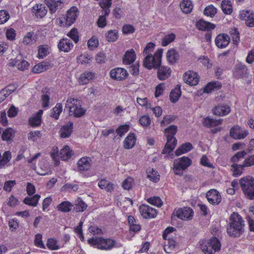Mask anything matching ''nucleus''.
Instances as JSON below:
<instances>
[{
  "label": "nucleus",
  "instance_id": "nucleus-22",
  "mask_svg": "<svg viewBox=\"0 0 254 254\" xmlns=\"http://www.w3.org/2000/svg\"><path fill=\"white\" fill-rule=\"evenodd\" d=\"M222 119H213L208 116L203 119L202 123L204 127L210 128L221 125L222 123Z\"/></svg>",
  "mask_w": 254,
  "mask_h": 254
},
{
  "label": "nucleus",
  "instance_id": "nucleus-52",
  "mask_svg": "<svg viewBox=\"0 0 254 254\" xmlns=\"http://www.w3.org/2000/svg\"><path fill=\"white\" fill-rule=\"evenodd\" d=\"M221 86L219 82H211L208 83L204 88V91L206 93H209L211 92L214 88L218 87H220Z\"/></svg>",
  "mask_w": 254,
  "mask_h": 254
},
{
  "label": "nucleus",
  "instance_id": "nucleus-28",
  "mask_svg": "<svg viewBox=\"0 0 254 254\" xmlns=\"http://www.w3.org/2000/svg\"><path fill=\"white\" fill-rule=\"evenodd\" d=\"M33 12L35 13L37 17L42 18L47 13V10L46 9L44 4H36L33 7Z\"/></svg>",
  "mask_w": 254,
  "mask_h": 254
},
{
  "label": "nucleus",
  "instance_id": "nucleus-29",
  "mask_svg": "<svg viewBox=\"0 0 254 254\" xmlns=\"http://www.w3.org/2000/svg\"><path fill=\"white\" fill-rule=\"evenodd\" d=\"M135 52L133 49L127 50L123 57V63L125 64H131L135 61Z\"/></svg>",
  "mask_w": 254,
  "mask_h": 254
},
{
  "label": "nucleus",
  "instance_id": "nucleus-54",
  "mask_svg": "<svg viewBox=\"0 0 254 254\" xmlns=\"http://www.w3.org/2000/svg\"><path fill=\"white\" fill-rule=\"evenodd\" d=\"M176 38V35L174 33H171L168 35H166L163 39L162 41V45L163 47L167 46L171 42L173 41Z\"/></svg>",
  "mask_w": 254,
  "mask_h": 254
},
{
  "label": "nucleus",
  "instance_id": "nucleus-64",
  "mask_svg": "<svg viewBox=\"0 0 254 254\" xmlns=\"http://www.w3.org/2000/svg\"><path fill=\"white\" fill-rule=\"evenodd\" d=\"M246 24L250 27H254V12H252L247 16L245 19Z\"/></svg>",
  "mask_w": 254,
  "mask_h": 254
},
{
  "label": "nucleus",
  "instance_id": "nucleus-59",
  "mask_svg": "<svg viewBox=\"0 0 254 254\" xmlns=\"http://www.w3.org/2000/svg\"><path fill=\"white\" fill-rule=\"evenodd\" d=\"M147 201L155 206H157L158 207L161 206L162 205L163 202L161 200V199L159 197H151L147 199Z\"/></svg>",
  "mask_w": 254,
  "mask_h": 254
},
{
  "label": "nucleus",
  "instance_id": "nucleus-12",
  "mask_svg": "<svg viewBox=\"0 0 254 254\" xmlns=\"http://www.w3.org/2000/svg\"><path fill=\"white\" fill-rule=\"evenodd\" d=\"M248 134V131L243 130L242 127L238 126L233 127L230 130V135L235 139H241L245 138Z\"/></svg>",
  "mask_w": 254,
  "mask_h": 254
},
{
  "label": "nucleus",
  "instance_id": "nucleus-8",
  "mask_svg": "<svg viewBox=\"0 0 254 254\" xmlns=\"http://www.w3.org/2000/svg\"><path fill=\"white\" fill-rule=\"evenodd\" d=\"M71 152L68 146H65L61 150L60 152L58 150V148H54L51 153V156L53 159L55 161V164L58 165L60 163L59 158H61L62 160H67L71 156Z\"/></svg>",
  "mask_w": 254,
  "mask_h": 254
},
{
  "label": "nucleus",
  "instance_id": "nucleus-23",
  "mask_svg": "<svg viewBox=\"0 0 254 254\" xmlns=\"http://www.w3.org/2000/svg\"><path fill=\"white\" fill-rule=\"evenodd\" d=\"M196 27L199 30L208 31L214 29L215 25L211 23L200 19L196 22Z\"/></svg>",
  "mask_w": 254,
  "mask_h": 254
},
{
  "label": "nucleus",
  "instance_id": "nucleus-27",
  "mask_svg": "<svg viewBox=\"0 0 254 254\" xmlns=\"http://www.w3.org/2000/svg\"><path fill=\"white\" fill-rule=\"evenodd\" d=\"M73 123L69 122L62 127L60 129V136L62 138L68 137L72 131Z\"/></svg>",
  "mask_w": 254,
  "mask_h": 254
},
{
  "label": "nucleus",
  "instance_id": "nucleus-1",
  "mask_svg": "<svg viewBox=\"0 0 254 254\" xmlns=\"http://www.w3.org/2000/svg\"><path fill=\"white\" fill-rule=\"evenodd\" d=\"M245 221L237 212H233L229 219L227 232L231 237H239L245 231Z\"/></svg>",
  "mask_w": 254,
  "mask_h": 254
},
{
  "label": "nucleus",
  "instance_id": "nucleus-60",
  "mask_svg": "<svg viewBox=\"0 0 254 254\" xmlns=\"http://www.w3.org/2000/svg\"><path fill=\"white\" fill-rule=\"evenodd\" d=\"M42 136V133L40 131L36 130L34 131H30L28 134V139L29 140L35 141L37 140L38 138Z\"/></svg>",
  "mask_w": 254,
  "mask_h": 254
},
{
  "label": "nucleus",
  "instance_id": "nucleus-13",
  "mask_svg": "<svg viewBox=\"0 0 254 254\" xmlns=\"http://www.w3.org/2000/svg\"><path fill=\"white\" fill-rule=\"evenodd\" d=\"M110 74L112 78L118 81H122L127 77L128 72L123 68L117 67L112 69Z\"/></svg>",
  "mask_w": 254,
  "mask_h": 254
},
{
  "label": "nucleus",
  "instance_id": "nucleus-53",
  "mask_svg": "<svg viewBox=\"0 0 254 254\" xmlns=\"http://www.w3.org/2000/svg\"><path fill=\"white\" fill-rule=\"evenodd\" d=\"M47 246L50 250H56L59 249L58 245V242L54 238H50L48 239Z\"/></svg>",
  "mask_w": 254,
  "mask_h": 254
},
{
  "label": "nucleus",
  "instance_id": "nucleus-14",
  "mask_svg": "<svg viewBox=\"0 0 254 254\" xmlns=\"http://www.w3.org/2000/svg\"><path fill=\"white\" fill-rule=\"evenodd\" d=\"M64 1L65 0H45V3L49 7L50 12L54 13L63 7Z\"/></svg>",
  "mask_w": 254,
  "mask_h": 254
},
{
  "label": "nucleus",
  "instance_id": "nucleus-30",
  "mask_svg": "<svg viewBox=\"0 0 254 254\" xmlns=\"http://www.w3.org/2000/svg\"><path fill=\"white\" fill-rule=\"evenodd\" d=\"M136 138L135 134L130 133L124 141V146L126 149H130L134 147L135 144Z\"/></svg>",
  "mask_w": 254,
  "mask_h": 254
},
{
  "label": "nucleus",
  "instance_id": "nucleus-26",
  "mask_svg": "<svg viewBox=\"0 0 254 254\" xmlns=\"http://www.w3.org/2000/svg\"><path fill=\"white\" fill-rule=\"evenodd\" d=\"M73 45L69 39L63 38L61 40L58 44V47L60 51L68 52L72 47Z\"/></svg>",
  "mask_w": 254,
  "mask_h": 254
},
{
  "label": "nucleus",
  "instance_id": "nucleus-49",
  "mask_svg": "<svg viewBox=\"0 0 254 254\" xmlns=\"http://www.w3.org/2000/svg\"><path fill=\"white\" fill-rule=\"evenodd\" d=\"M49 67V66L47 64L45 63H41L39 64L35 65L32 71L34 73H38L42 72L47 70Z\"/></svg>",
  "mask_w": 254,
  "mask_h": 254
},
{
  "label": "nucleus",
  "instance_id": "nucleus-4",
  "mask_svg": "<svg viewBox=\"0 0 254 254\" xmlns=\"http://www.w3.org/2000/svg\"><path fill=\"white\" fill-rule=\"evenodd\" d=\"M239 183L246 197L251 200L254 199V178L245 177L240 180Z\"/></svg>",
  "mask_w": 254,
  "mask_h": 254
},
{
  "label": "nucleus",
  "instance_id": "nucleus-2",
  "mask_svg": "<svg viewBox=\"0 0 254 254\" xmlns=\"http://www.w3.org/2000/svg\"><path fill=\"white\" fill-rule=\"evenodd\" d=\"M65 108L69 109L70 116L73 115L76 118L83 116L86 112V110L81 106L80 101L75 98H68L66 102Z\"/></svg>",
  "mask_w": 254,
  "mask_h": 254
},
{
  "label": "nucleus",
  "instance_id": "nucleus-33",
  "mask_svg": "<svg viewBox=\"0 0 254 254\" xmlns=\"http://www.w3.org/2000/svg\"><path fill=\"white\" fill-rule=\"evenodd\" d=\"M180 88L181 85L178 84L175 89L171 91L170 94V99L172 103H176L179 100L181 95Z\"/></svg>",
  "mask_w": 254,
  "mask_h": 254
},
{
  "label": "nucleus",
  "instance_id": "nucleus-62",
  "mask_svg": "<svg viewBox=\"0 0 254 254\" xmlns=\"http://www.w3.org/2000/svg\"><path fill=\"white\" fill-rule=\"evenodd\" d=\"M128 129L129 126L128 125H121L116 129V132L120 137H122L126 132L128 131Z\"/></svg>",
  "mask_w": 254,
  "mask_h": 254
},
{
  "label": "nucleus",
  "instance_id": "nucleus-21",
  "mask_svg": "<svg viewBox=\"0 0 254 254\" xmlns=\"http://www.w3.org/2000/svg\"><path fill=\"white\" fill-rule=\"evenodd\" d=\"M157 68V76L160 80H165L171 75V69L169 67L160 65Z\"/></svg>",
  "mask_w": 254,
  "mask_h": 254
},
{
  "label": "nucleus",
  "instance_id": "nucleus-57",
  "mask_svg": "<svg viewBox=\"0 0 254 254\" xmlns=\"http://www.w3.org/2000/svg\"><path fill=\"white\" fill-rule=\"evenodd\" d=\"M254 165V155L247 157L242 163V166L249 167Z\"/></svg>",
  "mask_w": 254,
  "mask_h": 254
},
{
  "label": "nucleus",
  "instance_id": "nucleus-58",
  "mask_svg": "<svg viewBox=\"0 0 254 254\" xmlns=\"http://www.w3.org/2000/svg\"><path fill=\"white\" fill-rule=\"evenodd\" d=\"M133 179L131 177H128L122 183V187L125 190H129L132 187Z\"/></svg>",
  "mask_w": 254,
  "mask_h": 254
},
{
  "label": "nucleus",
  "instance_id": "nucleus-16",
  "mask_svg": "<svg viewBox=\"0 0 254 254\" xmlns=\"http://www.w3.org/2000/svg\"><path fill=\"white\" fill-rule=\"evenodd\" d=\"M139 211L143 217L151 218L157 215L156 210L148 205L142 204L139 207Z\"/></svg>",
  "mask_w": 254,
  "mask_h": 254
},
{
  "label": "nucleus",
  "instance_id": "nucleus-50",
  "mask_svg": "<svg viewBox=\"0 0 254 254\" xmlns=\"http://www.w3.org/2000/svg\"><path fill=\"white\" fill-rule=\"evenodd\" d=\"M78 189V186L77 184H73L71 183H66L61 188L62 191L64 192H71L76 191Z\"/></svg>",
  "mask_w": 254,
  "mask_h": 254
},
{
  "label": "nucleus",
  "instance_id": "nucleus-61",
  "mask_svg": "<svg viewBox=\"0 0 254 254\" xmlns=\"http://www.w3.org/2000/svg\"><path fill=\"white\" fill-rule=\"evenodd\" d=\"M230 33L233 43L235 45H238L240 41V36L238 31L236 28H234L232 29Z\"/></svg>",
  "mask_w": 254,
  "mask_h": 254
},
{
  "label": "nucleus",
  "instance_id": "nucleus-19",
  "mask_svg": "<svg viewBox=\"0 0 254 254\" xmlns=\"http://www.w3.org/2000/svg\"><path fill=\"white\" fill-rule=\"evenodd\" d=\"M17 88V86L11 84L0 91V103L3 101L10 94L13 93Z\"/></svg>",
  "mask_w": 254,
  "mask_h": 254
},
{
  "label": "nucleus",
  "instance_id": "nucleus-45",
  "mask_svg": "<svg viewBox=\"0 0 254 254\" xmlns=\"http://www.w3.org/2000/svg\"><path fill=\"white\" fill-rule=\"evenodd\" d=\"M247 152L243 150L237 152L234 156L231 158V161L234 163L238 164V162L241 161L243 159L245 158L247 155Z\"/></svg>",
  "mask_w": 254,
  "mask_h": 254
},
{
  "label": "nucleus",
  "instance_id": "nucleus-25",
  "mask_svg": "<svg viewBox=\"0 0 254 254\" xmlns=\"http://www.w3.org/2000/svg\"><path fill=\"white\" fill-rule=\"evenodd\" d=\"M91 159L89 157H84L80 159L77 165L80 170L86 171L90 169L91 167Z\"/></svg>",
  "mask_w": 254,
  "mask_h": 254
},
{
  "label": "nucleus",
  "instance_id": "nucleus-38",
  "mask_svg": "<svg viewBox=\"0 0 254 254\" xmlns=\"http://www.w3.org/2000/svg\"><path fill=\"white\" fill-rule=\"evenodd\" d=\"M40 198L39 194H35L33 197H26L23 200V202L27 204L32 206H36Z\"/></svg>",
  "mask_w": 254,
  "mask_h": 254
},
{
  "label": "nucleus",
  "instance_id": "nucleus-7",
  "mask_svg": "<svg viewBox=\"0 0 254 254\" xmlns=\"http://www.w3.org/2000/svg\"><path fill=\"white\" fill-rule=\"evenodd\" d=\"M191 160L186 156L175 159L174 162L173 170L176 175L182 176L183 171L187 169L191 164Z\"/></svg>",
  "mask_w": 254,
  "mask_h": 254
},
{
  "label": "nucleus",
  "instance_id": "nucleus-39",
  "mask_svg": "<svg viewBox=\"0 0 254 254\" xmlns=\"http://www.w3.org/2000/svg\"><path fill=\"white\" fill-rule=\"evenodd\" d=\"M87 207V205L80 198H78L75 201L74 210L76 212H82Z\"/></svg>",
  "mask_w": 254,
  "mask_h": 254
},
{
  "label": "nucleus",
  "instance_id": "nucleus-40",
  "mask_svg": "<svg viewBox=\"0 0 254 254\" xmlns=\"http://www.w3.org/2000/svg\"><path fill=\"white\" fill-rule=\"evenodd\" d=\"M177 139H174L173 142H168L166 143L164 149L162 150V154H169L171 153L173 149L175 148L177 145Z\"/></svg>",
  "mask_w": 254,
  "mask_h": 254
},
{
  "label": "nucleus",
  "instance_id": "nucleus-41",
  "mask_svg": "<svg viewBox=\"0 0 254 254\" xmlns=\"http://www.w3.org/2000/svg\"><path fill=\"white\" fill-rule=\"evenodd\" d=\"M63 111V106L61 103H57L55 107L51 111V117L57 120L59 118L60 114Z\"/></svg>",
  "mask_w": 254,
  "mask_h": 254
},
{
  "label": "nucleus",
  "instance_id": "nucleus-44",
  "mask_svg": "<svg viewBox=\"0 0 254 254\" xmlns=\"http://www.w3.org/2000/svg\"><path fill=\"white\" fill-rule=\"evenodd\" d=\"M10 64H11L12 66H16L21 70H24L27 69L29 65L28 62L24 60H16L14 63H11Z\"/></svg>",
  "mask_w": 254,
  "mask_h": 254
},
{
  "label": "nucleus",
  "instance_id": "nucleus-6",
  "mask_svg": "<svg viewBox=\"0 0 254 254\" xmlns=\"http://www.w3.org/2000/svg\"><path fill=\"white\" fill-rule=\"evenodd\" d=\"M88 243L92 246H96L99 249L109 250L116 244V241L111 239H104L102 237L92 238L88 240Z\"/></svg>",
  "mask_w": 254,
  "mask_h": 254
},
{
  "label": "nucleus",
  "instance_id": "nucleus-20",
  "mask_svg": "<svg viewBox=\"0 0 254 254\" xmlns=\"http://www.w3.org/2000/svg\"><path fill=\"white\" fill-rule=\"evenodd\" d=\"M231 111L230 107L227 105H220L215 106L212 110L213 114L217 116H224Z\"/></svg>",
  "mask_w": 254,
  "mask_h": 254
},
{
  "label": "nucleus",
  "instance_id": "nucleus-56",
  "mask_svg": "<svg viewBox=\"0 0 254 254\" xmlns=\"http://www.w3.org/2000/svg\"><path fill=\"white\" fill-rule=\"evenodd\" d=\"M98 45L99 41L98 38L95 36L92 37L87 42L88 47L91 50L97 48Z\"/></svg>",
  "mask_w": 254,
  "mask_h": 254
},
{
  "label": "nucleus",
  "instance_id": "nucleus-10",
  "mask_svg": "<svg viewBox=\"0 0 254 254\" xmlns=\"http://www.w3.org/2000/svg\"><path fill=\"white\" fill-rule=\"evenodd\" d=\"M193 210L190 207H185L175 210L173 215L182 220H189L192 218Z\"/></svg>",
  "mask_w": 254,
  "mask_h": 254
},
{
  "label": "nucleus",
  "instance_id": "nucleus-9",
  "mask_svg": "<svg viewBox=\"0 0 254 254\" xmlns=\"http://www.w3.org/2000/svg\"><path fill=\"white\" fill-rule=\"evenodd\" d=\"M78 9L75 6L71 7L66 14L60 18V23L63 26L71 25L76 20L78 15Z\"/></svg>",
  "mask_w": 254,
  "mask_h": 254
},
{
  "label": "nucleus",
  "instance_id": "nucleus-17",
  "mask_svg": "<svg viewBox=\"0 0 254 254\" xmlns=\"http://www.w3.org/2000/svg\"><path fill=\"white\" fill-rule=\"evenodd\" d=\"M230 38L226 34H220L217 35L215 40L216 45L219 48H226L230 43Z\"/></svg>",
  "mask_w": 254,
  "mask_h": 254
},
{
  "label": "nucleus",
  "instance_id": "nucleus-37",
  "mask_svg": "<svg viewBox=\"0 0 254 254\" xmlns=\"http://www.w3.org/2000/svg\"><path fill=\"white\" fill-rule=\"evenodd\" d=\"M73 205L68 201H65L61 202L57 206L58 210L63 212H68L70 211Z\"/></svg>",
  "mask_w": 254,
  "mask_h": 254
},
{
  "label": "nucleus",
  "instance_id": "nucleus-3",
  "mask_svg": "<svg viewBox=\"0 0 254 254\" xmlns=\"http://www.w3.org/2000/svg\"><path fill=\"white\" fill-rule=\"evenodd\" d=\"M200 248L205 254H213L219 251L221 244L218 238L214 237L207 240H203L200 243Z\"/></svg>",
  "mask_w": 254,
  "mask_h": 254
},
{
  "label": "nucleus",
  "instance_id": "nucleus-42",
  "mask_svg": "<svg viewBox=\"0 0 254 254\" xmlns=\"http://www.w3.org/2000/svg\"><path fill=\"white\" fill-rule=\"evenodd\" d=\"M231 170L233 172V175L235 177H238L242 174L243 171L244 170L245 167L242 166V164H238L234 163L231 166Z\"/></svg>",
  "mask_w": 254,
  "mask_h": 254
},
{
  "label": "nucleus",
  "instance_id": "nucleus-34",
  "mask_svg": "<svg viewBox=\"0 0 254 254\" xmlns=\"http://www.w3.org/2000/svg\"><path fill=\"white\" fill-rule=\"evenodd\" d=\"M98 185L100 189H105L108 192H111L114 190V184L105 179L100 180Z\"/></svg>",
  "mask_w": 254,
  "mask_h": 254
},
{
  "label": "nucleus",
  "instance_id": "nucleus-31",
  "mask_svg": "<svg viewBox=\"0 0 254 254\" xmlns=\"http://www.w3.org/2000/svg\"><path fill=\"white\" fill-rule=\"evenodd\" d=\"M166 56L168 62L172 64H175L179 58L178 52L174 49L168 50Z\"/></svg>",
  "mask_w": 254,
  "mask_h": 254
},
{
  "label": "nucleus",
  "instance_id": "nucleus-48",
  "mask_svg": "<svg viewBox=\"0 0 254 254\" xmlns=\"http://www.w3.org/2000/svg\"><path fill=\"white\" fill-rule=\"evenodd\" d=\"M11 158V153L9 151H6L2 155V158L0 160V169L3 168L5 165L10 160Z\"/></svg>",
  "mask_w": 254,
  "mask_h": 254
},
{
  "label": "nucleus",
  "instance_id": "nucleus-18",
  "mask_svg": "<svg viewBox=\"0 0 254 254\" xmlns=\"http://www.w3.org/2000/svg\"><path fill=\"white\" fill-rule=\"evenodd\" d=\"M183 79L186 83L191 86L196 85L199 81L196 73L191 71H189L185 73Z\"/></svg>",
  "mask_w": 254,
  "mask_h": 254
},
{
  "label": "nucleus",
  "instance_id": "nucleus-43",
  "mask_svg": "<svg viewBox=\"0 0 254 254\" xmlns=\"http://www.w3.org/2000/svg\"><path fill=\"white\" fill-rule=\"evenodd\" d=\"M118 37V32L116 30H109L106 34V40L109 42H115Z\"/></svg>",
  "mask_w": 254,
  "mask_h": 254
},
{
  "label": "nucleus",
  "instance_id": "nucleus-11",
  "mask_svg": "<svg viewBox=\"0 0 254 254\" xmlns=\"http://www.w3.org/2000/svg\"><path fill=\"white\" fill-rule=\"evenodd\" d=\"M233 74L236 79L248 78L249 73L247 67L242 64H236L234 68Z\"/></svg>",
  "mask_w": 254,
  "mask_h": 254
},
{
  "label": "nucleus",
  "instance_id": "nucleus-24",
  "mask_svg": "<svg viewBox=\"0 0 254 254\" xmlns=\"http://www.w3.org/2000/svg\"><path fill=\"white\" fill-rule=\"evenodd\" d=\"M177 128L176 126L171 125L165 129L168 142H173L174 139H176L174 136L177 133Z\"/></svg>",
  "mask_w": 254,
  "mask_h": 254
},
{
  "label": "nucleus",
  "instance_id": "nucleus-35",
  "mask_svg": "<svg viewBox=\"0 0 254 254\" xmlns=\"http://www.w3.org/2000/svg\"><path fill=\"white\" fill-rule=\"evenodd\" d=\"M192 149V145L190 142L183 144L175 151L177 156H179L182 154L187 152Z\"/></svg>",
  "mask_w": 254,
  "mask_h": 254
},
{
  "label": "nucleus",
  "instance_id": "nucleus-63",
  "mask_svg": "<svg viewBox=\"0 0 254 254\" xmlns=\"http://www.w3.org/2000/svg\"><path fill=\"white\" fill-rule=\"evenodd\" d=\"M140 125L143 127H148L151 124V119L148 116H142L139 120Z\"/></svg>",
  "mask_w": 254,
  "mask_h": 254
},
{
  "label": "nucleus",
  "instance_id": "nucleus-51",
  "mask_svg": "<svg viewBox=\"0 0 254 254\" xmlns=\"http://www.w3.org/2000/svg\"><path fill=\"white\" fill-rule=\"evenodd\" d=\"M148 173L147 178L154 182H157L159 180V175H157V172L153 169H148L147 170Z\"/></svg>",
  "mask_w": 254,
  "mask_h": 254
},
{
  "label": "nucleus",
  "instance_id": "nucleus-36",
  "mask_svg": "<svg viewBox=\"0 0 254 254\" xmlns=\"http://www.w3.org/2000/svg\"><path fill=\"white\" fill-rule=\"evenodd\" d=\"M180 7L184 13H190L192 9V4L190 0H183L180 3Z\"/></svg>",
  "mask_w": 254,
  "mask_h": 254
},
{
  "label": "nucleus",
  "instance_id": "nucleus-55",
  "mask_svg": "<svg viewBox=\"0 0 254 254\" xmlns=\"http://www.w3.org/2000/svg\"><path fill=\"white\" fill-rule=\"evenodd\" d=\"M217 9L212 5L206 6L204 10V14L205 15L213 17L216 13Z\"/></svg>",
  "mask_w": 254,
  "mask_h": 254
},
{
  "label": "nucleus",
  "instance_id": "nucleus-5",
  "mask_svg": "<svg viewBox=\"0 0 254 254\" xmlns=\"http://www.w3.org/2000/svg\"><path fill=\"white\" fill-rule=\"evenodd\" d=\"M162 53V49H158L154 56L147 55L143 60V66L149 69L157 68L161 65Z\"/></svg>",
  "mask_w": 254,
  "mask_h": 254
},
{
  "label": "nucleus",
  "instance_id": "nucleus-15",
  "mask_svg": "<svg viewBox=\"0 0 254 254\" xmlns=\"http://www.w3.org/2000/svg\"><path fill=\"white\" fill-rule=\"evenodd\" d=\"M206 197L208 201L213 205H217L221 201V195L217 190L214 189L208 191L206 194Z\"/></svg>",
  "mask_w": 254,
  "mask_h": 254
},
{
  "label": "nucleus",
  "instance_id": "nucleus-46",
  "mask_svg": "<svg viewBox=\"0 0 254 254\" xmlns=\"http://www.w3.org/2000/svg\"><path fill=\"white\" fill-rule=\"evenodd\" d=\"M15 133V131L12 128H7L3 131L2 135L1 138L4 141H10L11 140L12 137Z\"/></svg>",
  "mask_w": 254,
  "mask_h": 254
},
{
  "label": "nucleus",
  "instance_id": "nucleus-47",
  "mask_svg": "<svg viewBox=\"0 0 254 254\" xmlns=\"http://www.w3.org/2000/svg\"><path fill=\"white\" fill-rule=\"evenodd\" d=\"M223 12L226 14H230L232 12V5L229 0H224L221 4Z\"/></svg>",
  "mask_w": 254,
  "mask_h": 254
},
{
  "label": "nucleus",
  "instance_id": "nucleus-32",
  "mask_svg": "<svg viewBox=\"0 0 254 254\" xmlns=\"http://www.w3.org/2000/svg\"><path fill=\"white\" fill-rule=\"evenodd\" d=\"M96 73L93 72L85 71L81 74L79 81L82 84H87L90 80L93 79Z\"/></svg>",
  "mask_w": 254,
  "mask_h": 254
}]
</instances>
